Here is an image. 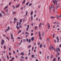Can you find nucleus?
Segmentation results:
<instances>
[{"instance_id": "obj_53", "label": "nucleus", "mask_w": 61, "mask_h": 61, "mask_svg": "<svg viewBox=\"0 0 61 61\" xmlns=\"http://www.w3.org/2000/svg\"><path fill=\"white\" fill-rule=\"evenodd\" d=\"M9 50L10 51H11V48H10V47H9Z\"/></svg>"}, {"instance_id": "obj_20", "label": "nucleus", "mask_w": 61, "mask_h": 61, "mask_svg": "<svg viewBox=\"0 0 61 61\" xmlns=\"http://www.w3.org/2000/svg\"><path fill=\"white\" fill-rule=\"evenodd\" d=\"M56 58H55L54 59H53V61H56Z\"/></svg>"}, {"instance_id": "obj_37", "label": "nucleus", "mask_w": 61, "mask_h": 61, "mask_svg": "<svg viewBox=\"0 0 61 61\" xmlns=\"http://www.w3.org/2000/svg\"><path fill=\"white\" fill-rule=\"evenodd\" d=\"M15 12H13V15H15Z\"/></svg>"}, {"instance_id": "obj_23", "label": "nucleus", "mask_w": 61, "mask_h": 61, "mask_svg": "<svg viewBox=\"0 0 61 61\" xmlns=\"http://www.w3.org/2000/svg\"><path fill=\"white\" fill-rule=\"evenodd\" d=\"M26 14L25 15V16H26V15H27V13H28V12H27V11H26Z\"/></svg>"}, {"instance_id": "obj_60", "label": "nucleus", "mask_w": 61, "mask_h": 61, "mask_svg": "<svg viewBox=\"0 0 61 61\" xmlns=\"http://www.w3.org/2000/svg\"><path fill=\"white\" fill-rule=\"evenodd\" d=\"M57 55H58V56H59L60 55V54H59V53H57Z\"/></svg>"}, {"instance_id": "obj_47", "label": "nucleus", "mask_w": 61, "mask_h": 61, "mask_svg": "<svg viewBox=\"0 0 61 61\" xmlns=\"http://www.w3.org/2000/svg\"><path fill=\"white\" fill-rule=\"evenodd\" d=\"M21 22H20V23H19V25H21Z\"/></svg>"}, {"instance_id": "obj_6", "label": "nucleus", "mask_w": 61, "mask_h": 61, "mask_svg": "<svg viewBox=\"0 0 61 61\" xmlns=\"http://www.w3.org/2000/svg\"><path fill=\"white\" fill-rule=\"evenodd\" d=\"M41 25H42V23H41L39 25V27L40 28L41 26Z\"/></svg>"}, {"instance_id": "obj_52", "label": "nucleus", "mask_w": 61, "mask_h": 61, "mask_svg": "<svg viewBox=\"0 0 61 61\" xmlns=\"http://www.w3.org/2000/svg\"><path fill=\"white\" fill-rule=\"evenodd\" d=\"M27 33H28V32H25V34L26 35V34H27Z\"/></svg>"}, {"instance_id": "obj_24", "label": "nucleus", "mask_w": 61, "mask_h": 61, "mask_svg": "<svg viewBox=\"0 0 61 61\" xmlns=\"http://www.w3.org/2000/svg\"><path fill=\"white\" fill-rule=\"evenodd\" d=\"M12 7H13V9H15V6L12 5Z\"/></svg>"}, {"instance_id": "obj_43", "label": "nucleus", "mask_w": 61, "mask_h": 61, "mask_svg": "<svg viewBox=\"0 0 61 61\" xmlns=\"http://www.w3.org/2000/svg\"><path fill=\"white\" fill-rule=\"evenodd\" d=\"M51 47L52 48H53V49L54 48V47L53 45L51 46Z\"/></svg>"}, {"instance_id": "obj_62", "label": "nucleus", "mask_w": 61, "mask_h": 61, "mask_svg": "<svg viewBox=\"0 0 61 61\" xmlns=\"http://www.w3.org/2000/svg\"><path fill=\"white\" fill-rule=\"evenodd\" d=\"M56 40H54V41L55 42V43H56Z\"/></svg>"}, {"instance_id": "obj_7", "label": "nucleus", "mask_w": 61, "mask_h": 61, "mask_svg": "<svg viewBox=\"0 0 61 61\" xmlns=\"http://www.w3.org/2000/svg\"><path fill=\"white\" fill-rule=\"evenodd\" d=\"M56 38L58 41H59V38H58V36L56 37Z\"/></svg>"}, {"instance_id": "obj_32", "label": "nucleus", "mask_w": 61, "mask_h": 61, "mask_svg": "<svg viewBox=\"0 0 61 61\" xmlns=\"http://www.w3.org/2000/svg\"><path fill=\"white\" fill-rule=\"evenodd\" d=\"M31 45H30L29 46H28V48H30V47H31Z\"/></svg>"}, {"instance_id": "obj_21", "label": "nucleus", "mask_w": 61, "mask_h": 61, "mask_svg": "<svg viewBox=\"0 0 61 61\" xmlns=\"http://www.w3.org/2000/svg\"><path fill=\"white\" fill-rule=\"evenodd\" d=\"M22 19H20V23H21L22 22Z\"/></svg>"}, {"instance_id": "obj_27", "label": "nucleus", "mask_w": 61, "mask_h": 61, "mask_svg": "<svg viewBox=\"0 0 61 61\" xmlns=\"http://www.w3.org/2000/svg\"><path fill=\"white\" fill-rule=\"evenodd\" d=\"M42 44H41L40 45V48H41V47H42Z\"/></svg>"}, {"instance_id": "obj_8", "label": "nucleus", "mask_w": 61, "mask_h": 61, "mask_svg": "<svg viewBox=\"0 0 61 61\" xmlns=\"http://www.w3.org/2000/svg\"><path fill=\"white\" fill-rule=\"evenodd\" d=\"M8 6H6V7H5L4 8V9H6V8H7V7H8Z\"/></svg>"}, {"instance_id": "obj_30", "label": "nucleus", "mask_w": 61, "mask_h": 61, "mask_svg": "<svg viewBox=\"0 0 61 61\" xmlns=\"http://www.w3.org/2000/svg\"><path fill=\"white\" fill-rule=\"evenodd\" d=\"M51 58H53V55H51Z\"/></svg>"}, {"instance_id": "obj_17", "label": "nucleus", "mask_w": 61, "mask_h": 61, "mask_svg": "<svg viewBox=\"0 0 61 61\" xmlns=\"http://www.w3.org/2000/svg\"><path fill=\"white\" fill-rule=\"evenodd\" d=\"M56 52L57 53H58V48H56Z\"/></svg>"}, {"instance_id": "obj_46", "label": "nucleus", "mask_w": 61, "mask_h": 61, "mask_svg": "<svg viewBox=\"0 0 61 61\" xmlns=\"http://www.w3.org/2000/svg\"><path fill=\"white\" fill-rule=\"evenodd\" d=\"M51 8H52V6H50V10H51Z\"/></svg>"}, {"instance_id": "obj_3", "label": "nucleus", "mask_w": 61, "mask_h": 61, "mask_svg": "<svg viewBox=\"0 0 61 61\" xmlns=\"http://www.w3.org/2000/svg\"><path fill=\"white\" fill-rule=\"evenodd\" d=\"M31 40L32 41H34V39H35L34 38V37H32L31 38Z\"/></svg>"}, {"instance_id": "obj_36", "label": "nucleus", "mask_w": 61, "mask_h": 61, "mask_svg": "<svg viewBox=\"0 0 61 61\" xmlns=\"http://www.w3.org/2000/svg\"><path fill=\"white\" fill-rule=\"evenodd\" d=\"M9 55H10V56H11V53H10V52H9Z\"/></svg>"}, {"instance_id": "obj_51", "label": "nucleus", "mask_w": 61, "mask_h": 61, "mask_svg": "<svg viewBox=\"0 0 61 61\" xmlns=\"http://www.w3.org/2000/svg\"><path fill=\"white\" fill-rule=\"evenodd\" d=\"M11 59L12 60H14V58L13 57H12L11 58Z\"/></svg>"}, {"instance_id": "obj_11", "label": "nucleus", "mask_w": 61, "mask_h": 61, "mask_svg": "<svg viewBox=\"0 0 61 61\" xmlns=\"http://www.w3.org/2000/svg\"><path fill=\"white\" fill-rule=\"evenodd\" d=\"M25 0H24L23 1V2L22 3V4H24L25 3Z\"/></svg>"}, {"instance_id": "obj_56", "label": "nucleus", "mask_w": 61, "mask_h": 61, "mask_svg": "<svg viewBox=\"0 0 61 61\" xmlns=\"http://www.w3.org/2000/svg\"><path fill=\"white\" fill-rule=\"evenodd\" d=\"M8 29L9 30H10V28L9 27H8Z\"/></svg>"}, {"instance_id": "obj_54", "label": "nucleus", "mask_w": 61, "mask_h": 61, "mask_svg": "<svg viewBox=\"0 0 61 61\" xmlns=\"http://www.w3.org/2000/svg\"><path fill=\"white\" fill-rule=\"evenodd\" d=\"M53 49V50H54V51H56V49H55V48H54Z\"/></svg>"}, {"instance_id": "obj_55", "label": "nucleus", "mask_w": 61, "mask_h": 61, "mask_svg": "<svg viewBox=\"0 0 61 61\" xmlns=\"http://www.w3.org/2000/svg\"><path fill=\"white\" fill-rule=\"evenodd\" d=\"M21 30H19V33H20L21 32Z\"/></svg>"}, {"instance_id": "obj_15", "label": "nucleus", "mask_w": 61, "mask_h": 61, "mask_svg": "<svg viewBox=\"0 0 61 61\" xmlns=\"http://www.w3.org/2000/svg\"><path fill=\"white\" fill-rule=\"evenodd\" d=\"M6 56L7 58V59H8V60H9V57H8V56L7 55Z\"/></svg>"}, {"instance_id": "obj_10", "label": "nucleus", "mask_w": 61, "mask_h": 61, "mask_svg": "<svg viewBox=\"0 0 61 61\" xmlns=\"http://www.w3.org/2000/svg\"><path fill=\"white\" fill-rule=\"evenodd\" d=\"M29 2H27L25 4L26 5H27L29 4Z\"/></svg>"}, {"instance_id": "obj_9", "label": "nucleus", "mask_w": 61, "mask_h": 61, "mask_svg": "<svg viewBox=\"0 0 61 61\" xmlns=\"http://www.w3.org/2000/svg\"><path fill=\"white\" fill-rule=\"evenodd\" d=\"M33 16H31V21H32V20H33Z\"/></svg>"}, {"instance_id": "obj_22", "label": "nucleus", "mask_w": 61, "mask_h": 61, "mask_svg": "<svg viewBox=\"0 0 61 61\" xmlns=\"http://www.w3.org/2000/svg\"><path fill=\"white\" fill-rule=\"evenodd\" d=\"M2 43H4V42H5V41H4V40H2Z\"/></svg>"}, {"instance_id": "obj_57", "label": "nucleus", "mask_w": 61, "mask_h": 61, "mask_svg": "<svg viewBox=\"0 0 61 61\" xmlns=\"http://www.w3.org/2000/svg\"><path fill=\"white\" fill-rule=\"evenodd\" d=\"M2 15V14H1V13H0V17Z\"/></svg>"}, {"instance_id": "obj_63", "label": "nucleus", "mask_w": 61, "mask_h": 61, "mask_svg": "<svg viewBox=\"0 0 61 61\" xmlns=\"http://www.w3.org/2000/svg\"><path fill=\"white\" fill-rule=\"evenodd\" d=\"M39 37L41 36V34H39Z\"/></svg>"}, {"instance_id": "obj_42", "label": "nucleus", "mask_w": 61, "mask_h": 61, "mask_svg": "<svg viewBox=\"0 0 61 61\" xmlns=\"http://www.w3.org/2000/svg\"><path fill=\"white\" fill-rule=\"evenodd\" d=\"M49 49L50 50H51V47L50 46V47L49 48Z\"/></svg>"}, {"instance_id": "obj_1", "label": "nucleus", "mask_w": 61, "mask_h": 61, "mask_svg": "<svg viewBox=\"0 0 61 61\" xmlns=\"http://www.w3.org/2000/svg\"><path fill=\"white\" fill-rule=\"evenodd\" d=\"M60 6V5H57L56 6V9H57L58 7H59Z\"/></svg>"}, {"instance_id": "obj_33", "label": "nucleus", "mask_w": 61, "mask_h": 61, "mask_svg": "<svg viewBox=\"0 0 61 61\" xmlns=\"http://www.w3.org/2000/svg\"><path fill=\"white\" fill-rule=\"evenodd\" d=\"M58 51H59V52H60V50L59 48H58Z\"/></svg>"}, {"instance_id": "obj_25", "label": "nucleus", "mask_w": 61, "mask_h": 61, "mask_svg": "<svg viewBox=\"0 0 61 61\" xmlns=\"http://www.w3.org/2000/svg\"><path fill=\"white\" fill-rule=\"evenodd\" d=\"M34 54L31 55V57L32 58H34Z\"/></svg>"}, {"instance_id": "obj_31", "label": "nucleus", "mask_w": 61, "mask_h": 61, "mask_svg": "<svg viewBox=\"0 0 61 61\" xmlns=\"http://www.w3.org/2000/svg\"><path fill=\"white\" fill-rule=\"evenodd\" d=\"M56 17L57 18H59V16L58 15H56Z\"/></svg>"}, {"instance_id": "obj_13", "label": "nucleus", "mask_w": 61, "mask_h": 61, "mask_svg": "<svg viewBox=\"0 0 61 61\" xmlns=\"http://www.w3.org/2000/svg\"><path fill=\"white\" fill-rule=\"evenodd\" d=\"M20 55H21L22 56H24V53L21 52L20 53Z\"/></svg>"}, {"instance_id": "obj_61", "label": "nucleus", "mask_w": 61, "mask_h": 61, "mask_svg": "<svg viewBox=\"0 0 61 61\" xmlns=\"http://www.w3.org/2000/svg\"><path fill=\"white\" fill-rule=\"evenodd\" d=\"M3 53H5V51H3Z\"/></svg>"}, {"instance_id": "obj_34", "label": "nucleus", "mask_w": 61, "mask_h": 61, "mask_svg": "<svg viewBox=\"0 0 61 61\" xmlns=\"http://www.w3.org/2000/svg\"><path fill=\"white\" fill-rule=\"evenodd\" d=\"M21 58H22V59H24V58H25L23 56H21Z\"/></svg>"}, {"instance_id": "obj_64", "label": "nucleus", "mask_w": 61, "mask_h": 61, "mask_svg": "<svg viewBox=\"0 0 61 61\" xmlns=\"http://www.w3.org/2000/svg\"><path fill=\"white\" fill-rule=\"evenodd\" d=\"M13 54H15V51H14L13 52Z\"/></svg>"}, {"instance_id": "obj_28", "label": "nucleus", "mask_w": 61, "mask_h": 61, "mask_svg": "<svg viewBox=\"0 0 61 61\" xmlns=\"http://www.w3.org/2000/svg\"><path fill=\"white\" fill-rule=\"evenodd\" d=\"M28 29H29V28H27L26 29V31H28Z\"/></svg>"}, {"instance_id": "obj_26", "label": "nucleus", "mask_w": 61, "mask_h": 61, "mask_svg": "<svg viewBox=\"0 0 61 61\" xmlns=\"http://www.w3.org/2000/svg\"><path fill=\"white\" fill-rule=\"evenodd\" d=\"M35 30H36V28H37V26H35Z\"/></svg>"}, {"instance_id": "obj_41", "label": "nucleus", "mask_w": 61, "mask_h": 61, "mask_svg": "<svg viewBox=\"0 0 61 61\" xmlns=\"http://www.w3.org/2000/svg\"><path fill=\"white\" fill-rule=\"evenodd\" d=\"M4 49H6V47H5V46H4Z\"/></svg>"}, {"instance_id": "obj_44", "label": "nucleus", "mask_w": 61, "mask_h": 61, "mask_svg": "<svg viewBox=\"0 0 61 61\" xmlns=\"http://www.w3.org/2000/svg\"><path fill=\"white\" fill-rule=\"evenodd\" d=\"M6 12H8V9H7L6 10Z\"/></svg>"}, {"instance_id": "obj_40", "label": "nucleus", "mask_w": 61, "mask_h": 61, "mask_svg": "<svg viewBox=\"0 0 61 61\" xmlns=\"http://www.w3.org/2000/svg\"><path fill=\"white\" fill-rule=\"evenodd\" d=\"M1 13H3V14H5V12H3V11H1Z\"/></svg>"}, {"instance_id": "obj_4", "label": "nucleus", "mask_w": 61, "mask_h": 61, "mask_svg": "<svg viewBox=\"0 0 61 61\" xmlns=\"http://www.w3.org/2000/svg\"><path fill=\"white\" fill-rule=\"evenodd\" d=\"M47 25L48 26V29H49V28H50V25H49V24H48V23H47Z\"/></svg>"}, {"instance_id": "obj_50", "label": "nucleus", "mask_w": 61, "mask_h": 61, "mask_svg": "<svg viewBox=\"0 0 61 61\" xmlns=\"http://www.w3.org/2000/svg\"><path fill=\"white\" fill-rule=\"evenodd\" d=\"M56 27H59V25H57Z\"/></svg>"}, {"instance_id": "obj_49", "label": "nucleus", "mask_w": 61, "mask_h": 61, "mask_svg": "<svg viewBox=\"0 0 61 61\" xmlns=\"http://www.w3.org/2000/svg\"><path fill=\"white\" fill-rule=\"evenodd\" d=\"M6 38H7V40H9V38H8L7 37H6Z\"/></svg>"}, {"instance_id": "obj_18", "label": "nucleus", "mask_w": 61, "mask_h": 61, "mask_svg": "<svg viewBox=\"0 0 61 61\" xmlns=\"http://www.w3.org/2000/svg\"><path fill=\"white\" fill-rule=\"evenodd\" d=\"M32 5V3H30L29 5V6H31V5Z\"/></svg>"}, {"instance_id": "obj_14", "label": "nucleus", "mask_w": 61, "mask_h": 61, "mask_svg": "<svg viewBox=\"0 0 61 61\" xmlns=\"http://www.w3.org/2000/svg\"><path fill=\"white\" fill-rule=\"evenodd\" d=\"M23 41L24 42H26V40L25 39H24L23 40Z\"/></svg>"}, {"instance_id": "obj_58", "label": "nucleus", "mask_w": 61, "mask_h": 61, "mask_svg": "<svg viewBox=\"0 0 61 61\" xmlns=\"http://www.w3.org/2000/svg\"><path fill=\"white\" fill-rule=\"evenodd\" d=\"M27 27L28 28H29V25H27Z\"/></svg>"}, {"instance_id": "obj_5", "label": "nucleus", "mask_w": 61, "mask_h": 61, "mask_svg": "<svg viewBox=\"0 0 61 61\" xmlns=\"http://www.w3.org/2000/svg\"><path fill=\"white\" fill-rule=\"evenodd\" d=\"M19 6H20V4L17 5L16 6V8H18V7Z\"/></svg>"}, {"instance_id": "obj_45", "label": "nucleus", "mask_w": 61, "mask_h": 61, "mask_svg": "<svg viewBox=\"0 0 61 61\" xmlns=\"http://www.w3.org/2000/svg\"><path fill=\"white\" fill-rule=\"evenodd\" d=\"M14 20H15V21H16V18H15L14 19Z\"/></svg>"}, {"instance_id": "obj_2", "label": "nucleus", "mask_w": 61, "mask_h": 61, "mask_svg": "<svg viewBox=\"0 0 61 61\" xmlns=\"http://www.w3.org/2000/svg\"><path fill=\"white\" fill-rule=\"evenodd\" d=\"M11 38L12 39H13L14 37H13V34H11Z\"/></svg>"}, {"instance_id": "obj_19", "label": "nucleus", "mask_w": 61, "mask_h": 61, "mask_svg": "<svg viewBox=\"0 0 61 61\" xmlns=\"http://www.w3.org/2000/svg\"><path fill=\"white\" fill-rule=\"evenodd\" d=\"M31 42V39H29V43H30Z\"/></svg>"}, {"instance_id": "obj_35", "label": "nucleus", "mask_w": 61, "mask_h": 61, "mask_svg": "<svg viewBox=\"0 0 61 61\" xmlns=\"http://www.w3.org/2000/svg\"><path fill=\"white\" fill-rule=\"evenodd\" d=\"M26 41L27 42H28V39H26Z\"/></svg>"}, {"instance_id": "obj_39", "label": "nucleus", "mask_w": 61, "mask_h": 61, "mask_svg": "<svg viewBox=\"0 0 61 61\" xmlns=\"http://www.w3.org/2000/svg\"><path fill=\"white\" fill-rule=\"evenodd\" d=\"M16 28H17L18 29H19V27H18L17 26H16Z\"/></svg>"}, {"instance_id": "obj_12", "label": "nucleus", "mask_w": 61, "mask_h": 61, "mask_svg": "<svg viewBox=\"0 0 61 61\" xmlns=\"http://www.w3.org/2000/svg\"><path fill=\"white\" fill-rule=\"evenodd\" d=\"M33 12L32 11L30 13V15H33Z\"/></svg>"}, {"instance_id": "obj_48", "label": "nucleus", "mask_w": 61, "mask_h": 61, "mask_svg": "<svg viewBox=\"0 0 61 61\" xmlns=\"http://www.w3.org/2000/svg\"><path fill=\"white\" fill-rule=\"evenodd\" d=\"M34 35V33H32L31 34V36H32L33 35Z\"/></svg>"}, {"instance_id": "obj_59", "label": "nucleus", "mask_w": 61, "mask_h": 61, "mask_svg": "<svg viewBox=\"0 0 61 61\" xmlns=\"http://www.w3.org/2000/svg\"><path fill=\"white\" fill-rule=\"evenodd\" d=\"M53 23L54 24H56V22H54Z\"/></svg>"}, {"instance_id": "obj_16", "label": "nucleus", "mask_w": 61, "mask_h": 61, "mask_svg": "<svg viewBox=\"0 0 61 61\" xmlns=\"http://www.w3.org/2000/svg\"><path fill=\"white\" fill-rule=\"evenodd\" d=\"M60 57H58V61H59V60H60Z\"/></svg>"}, {"instance_id": "obj_29", "label": "nucleus", "mask_w": 61, "mask_h": 61, "mask_svg": "<svg viewBox=\"0 0 61 61\" xmlns=\"http://www.w3.org/2000/svg\"><path fill=\"white\" fill-rule=\"evenodd\" d=\"M19 23V22H18L17 23V26H18V24Z\"/></svg>"}, {"instance_id": "obj_38", "label": "nucleus", "mask_w": 61, "mask_h": 61, "mask_svg": "<svg viewBox=\"0 0 61 61\" xmlns=\"http://www.w3.org/2000/svg\"><path fill=\"white\" fill-rule=\"evenodd\" d=\"M55 34H53V38H55Z\"/></svg>"}]
</instances>
